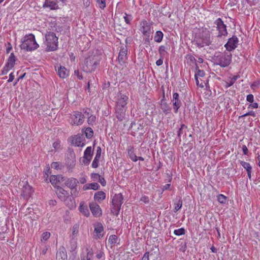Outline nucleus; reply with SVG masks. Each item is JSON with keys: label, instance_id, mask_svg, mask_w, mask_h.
<instances>
[{"label": "nucleus", "instance_id": "nucleus-15", "mask_svg": "<svg viewBox=\"0 0 260 260\" xmlns=\"http://www.w3.org/2000/svg\"><path fill=\"white\" fill-rule=\"evenodd\" d=\"M42 8L50 10H56L59 9L57 1L55 0H45Z\"/></svg>", "mask_w": 260, "mask_h": 260}, {"label": "nucleus", "instance_id": "nucleus-53", "mask_svg": "<svg viewBox=\"0 0 260 260\" xmlns=\"http://www.w3.org/2000/svg\"><path fill=\"white\" fill-rule=\"evenodd\" d=\"M59 141H55L53 143V147L55 151H58L61 149Z\"/></svg>", "mask_w": 260, "mask_h": 260}, {"label": "nucleus", "instance_id": "nucleus-46", "mask_svg": "<svg viewBox=\"0 0 260 260\" xmlns=\"http://www.w3.org/2000/svg\"><path fill=\"white\" fill-rule=\"evenodd\" d=\"M50 232H44L42 234V236H41V241H47L48 240L49 238L50 237Z\"/></svg>", "mask_w": 260, "mask_h": 260}, {"label": "nucleus", "instance_id": "nucleus-59", "mask_svg": "<svg viewBox=\"0 0 260 260\" xmlns=\"http://www.w3.org/2000/svg\"><path fill=\"white\" fill-rule=\"evenodd\" d=\"M246 100L247 102L252 103L254 101V96L252 94H249L247 95Z\"/></svg>", "mask_w": 260, "mask_h": 260}, {"label": "nucleus", "instance_id": "nucleus-35", "mask_svg": "<svg viewBox=\"0 0 260 260\" xmlns=\"http://www.w3.org/2000/svg\"><path fill=\"white\" fill-rule=\"evenodd\" d=\"M93 252L91 249H86V254L81 257V260H92Z\"/></svg>", "mask_w": 260, "mask_h": 260}, {"label": "nucleus", "instance_id": "nucleus-63", "mask_svg": "<svg viewBox=\"0 0 260 260\" xmlns=\"http://www.w3.org/2000/svg\"><path fill=\"white\" fill-rule=\"evenodd\" d=\"M161 89L162 90V98L161 100L160 104L167 103L165 102L166 99H165V88H164V86H161Z\"/></svg>", "mask_w": 260, "mask_h": 260}, {"label": "nucleus", "instance_id": "nucleus-19", "mask_svg": "<svg viewBox=\"0 0 260 260\" xmlns=\"http://www.w3.org/2000/svg\"><path fill=\"white\" fill-rule=\"evenodd\" d=\"M90 209L92 215L95 217H100L102 214V211L100 206L94 202H92L89 204Z\"/></svg>", "mask_w": 260, "mask_h": 260}, {"label": "nucleus", "instance_id": "nucleus-45", "mask_svg": "<svg viewBox=\"0 0 260 260\" xmlns=\"http://www.w3.org/2000/svg\"><path fill=\"white\" fill-rule=\"evenodd\" d=\"M185 233V230L183 228H181L177 230H175L174 234L176 236H181L184 235Z\"/></svg>", "mask_w": 260, "mask_h": 260}, {"label": "nucleus", "instance_id": "nucleus-64", "mask_svg": "<svg viewBox=\"0 0 260 260\" xmlns=\"http://www.w3.org/2000/svg\"><path fill=\"white\" fill-rule=\"evenodd\" d=\"M242 149L243 154L244 155H247L248 153V149L247 147H246V146L245 145H243L242 146Z\"/></svg>", "mask_w": 260, "mask_h": 260}, {"label": "nucleus", "instance_id": "nucleus-7", "mask_svg": "<svg viewBox=\"0 0 260 260\" xmlns=\"http://www.w3.org/2000/svg\"><path fill=\"white\" fill-rule=\"evenodd\" d=\"M123 196L121 193L115 194L112 198V212L116 215L118 214L123 203Z\"/></svg>", "mask_w": 260, "mask_h": 260}, {"label": "nucleus", "instance_id": "nucleus-41", "mask_svg": "<svg viewBox=\"0 0 260 260\" xmlns=\"http://www.w3.org/2000/svg\"><path fill=\"white\" fill-rule=\"evenodd\" d=\"M84 133L87 139L91 138L93 135V131L92 129L90 127H86L85 129Z\"/></svg>", "mask_w": 260, "mask_h": 260}, {"label": "nucleus", "instance_id": "nucleus-3", "mask_svg": "<svg viewBox=\"0 0 260 260\" xmlns=\"http://www.w3.org/2000/svg\"><path fill=\"white\" fill-rule=\"evenodd\" d=\"M215 63L221 67H228L232 61V54L229 52H216L213 58Z\"/></svg>", "mask_w": 260, "mask_h": 260}, {"label": "nucleus", "instance_id": "nucleus-2", "mask_svg": "<svg viewBox=\"0 0 260 260\" xmlns=\"http://www.w3.org/2000/svg\"><path fill=\"white\" fill-rule=\"evenodd\" d=\"M21 42L20 46L21 49L26 51L36 50L39 46L36 41L35 36L32 34L26 35Z\"/></svg>", "mask_w": 260, "mask_h": 260}, {"label": "nucleus", "instance_id": "nucleus-48", "mask_svg": "<svg viewBox=\"0 0 260 260\" xmlns=\"http://www.w3.org/2000/svg\"><path fill=\"white\" fill-rule=\"evenodd\" d=\"M100 159V158L94 157L91 165L92 168H97L99 167Z\"/></svg>", "mask_w": 260, "mask_h": 260}, {"label": "nucleus", "instance_id": "nucleus-51", "mask_svg": "<svg viewBox=\"0 0 260 260\" xmlns=\"http://www.w3.org/2000/svg\"><path fill=\"white\" fill-rule=\"evenodd\" d=\"M77 240H71V250L75 251L77 247Z\"/></svg>", "mask_w": 260, "mask_h": 260}, {"label": "nucleus", "instance_id": "nucleus-16", "mask_svg": "<svg viewBox=\"0 0 260 260\" xmlns=\"http://www.w3.org/2000/svg\"><path fill=\"white\" fill-rule=\"evenodd\" d=\"M85 140L82 135L78 134L72 138V144L75 146L83 147L85 145Z\"/></svg>", "mask_w": 260, "mask_h": 260}, {"label": "nucleus", "instance_id": "nucleus-42", "mask_svg": "<svg viewBox=\"0 0 260 260\" xmlns=\"http://www.w3.org/2000/svg\"><path fill=\"white\" fill-rule=\"evenodd\" d=\"M167 47L164 45H161L158 48V53L160 55V57H164L166 54L168 55V53L167 52Z\"/></svg>", "mask_w": 260, "mask_h": 260}, {"label": "nucleus", "instance_id": "nucleus-23", "mask_svg": "<svg viewBox=\"0 0 260 260\" xmlns=\"http://www.w3.org/2000/svg\"><path fill=\"white\" fill-rule=\"evenodd\" d=\"M56 259L67 260V254L64 247H61L59 248L56 253Z\"/></svg>", "mask_w": 260, "mask_h": 260}, {"label": "nucleus", "instance_id": "nucleus-56", "mask_svg": "<svg viewBox=\"0 0 260 260\" xmlns=\"http://www.w3.org/2000/svg\"><path fill=\"white\" fill-rule=\"evenodd\" d=\"M12 68L8 67L6 64H5V67H4L3 70L2 71V75H6L8 73V72L11 70Z\"/></svg>", "mask_w": 260, "mask_h": 260}, {"label": "nucleus", "instance_id": "nucleus-37", "mask_svg": "<svg viewBox=\"0 0 260 260\" xmlns=\"http://www.w3.org/2000/svg\"><path fill=\"white\" fill-rule=\"evenodd\" d=\"M164 37V34L160 30H157L156 31L154 36V41L157 43H160L162 41Z\"/></svg>", "mask_w": 260, "mask_h": 260}, {"label": "nucleus", "instance_id": "nucleus-27", "mask_svg": "<svg viewBox=\"0 0 260 260\" xmlns=\"http://www.w3.org/2000/svg\"><path fill=\"white\" fill-rule=\"evenodd\" d=\"M17 59L15 56L14 53H11L7 59L6 64L12 69L14 67L15 64V61L17 60Z\"/></svg>", "mask_w": 260, "mask_h": 260}, {"label": "nucleus", "instance_id": "nucleus-49", "mask_svg": "<svg viewBox=\"0 0 260 260\" xmlns=\"http://www.w3.org/2000/svg\"><path fill=\"white\" fill-rule=\"evenodd\" d=\"M182 206V202L181 200H179L178 202L175 205L174 212H177L179 209L181 208Z\"/></svg>", "mask_w": 260, "mask_h": 260}, {"label": "nucleus", "instance_id": "nucleus-1", "mask_svg": "<svg viewBox=\"0 0 260 260\" xmlns=\"http://www.w3.org/2000/svg\"><path fill=\"white\" fill-rule=\"evenodd\" d=\"M194 42L199 48L209 46L211 44L209 30L206 28L199 29L194 34Z\"/></svg>", "mask_w": 260, "mask_h": 260}, {"label": "nucleus", "instance_id": "nucleus-14", "mask_svg": "<svg viewBox=\"0 0 260 260\" xmlns=\"http://www.w3.org/2000/svg\"><path fill=\"white\" fill-rule=\"evenodd\" d=\"M140 31L144 36H148L151 33V25L146 20H143L141 22Z\"/></svg>", "mask_w": 260, "mask_h": 260}, {"label": "nucleus", "instance_id": "nucleus-30", "mask_svg": "<svg viewBox=\"0 0 260 260\" xmlns=\"http://www.w3.org/2000/svg\"><path fill=\"white\" fill-rule=\"evenodd\" d=\"M127 154L131 159L133 161H137L138 160V156L136 155L134 152V148L133 146L128 147Z\"/></svg>", "mask_w": 260, "mask_h": 260}, {"label": "nucleus", "instance_id": "nucleus-6", "mask_svg": "<svg viewBox=\"0 0 260 260\" xmlns=\"http://www.w3.org/2000/svg\"><path fill=\"white\" fill-rule=\"evenodd\" d=\"M53 186L56 188V193L61 201L66 200L67 198L69 197L68 192L64 189L60 187L59 185L60 184L61 180H49ZM64 181V180H61Z\"/></svg>", "mask_w": 260, "mask_h": 260}, {"label": "nucleus", "instance_id": "nucleus-55", "mask_svg": "<svg viewBox=\"0 0 260 260\" xmlns=\"http://www.w3.org/2000/svg\"><path fill=\"white\" fill-rule=\"evenodd\" d=\"M150 34H149L148 36H144L145 38H144V44L146 45V47H147L148 45H150Z\"/></svg>", "mask_w": 260, "mask_h": 260}, {"label": "nucleus", "instance_id": "nucleus-12", "mask_svg": "<svg viewBox=\"0 0 260 260\" xmlns=\"http://www.w3.org/2000/svg\"><path fill=\"white\" fill-rule=\"evenodd\" d=\"M239 39L236 36H233L229 38L227 43L224 45L226 50L230 52L235 50L238 46Z\"/></svg>", "mask_w": 260, "mask_h": 260}, {"label": "nucleus", "instance_id": "nucleus-60", "mask_svg": "<svg viewBox=\"0 0 260 260\" xmlns=\"http://www.w3.org/2000/svg\"><path fill=\"white\" fill-rule=\"evenodd\" d=\"M102 149L100 146H98L96 148V154L95 157L101 158Z\"/></svg>", "mask_w": 260, "mask_h": 260}, {"label": "nucleus", "instance_id": "nucleus-28", "mask_svg": "<svg viewBox=\"0 0 260 260\" xmlns=\"http://www.w3.org/2000/svg\"><path fill=\"white\" fill-rule=\"evenodd\" d=\"M79 210L83 215L86 217H88L90 214L87 206L83 202L80 203Z\"/></svg>", "mask_w": 260, "mask_h": 260}, {"label": "nucleus", "instance_id": "nucleus-18", "mask_svg": "<svg viewBox=\"0 0 260 260\" xmlns=\"http://www.w3.org/2000/svg\"><path fill=\"white\" fill-rule=\"evenodd\" d=\"M172 102L173 105V109L175 113H177L178 109L182 105V102L179 99V94L177 92L173 94Z\"/></svg>", "mask_w": 260, "mask_h": 260}, {"label": "nucleus", "instance_id": "nucleus-21", "mask_svg": "<svg viewBox=\"0 0 260 260\" xmlns=\"http://www.w3.org/2000/svg\"><path fill=\"white\" fill-rule=\"evenodd\" d=\"M127 49L126 46H121L118 55V61L120 63L122 64L125 62L127 59Z\"/></svg>", "mask_w": 260, "mask_h": 260}, {"label": "nucleus", "instance_id": "nucleus-43", "mask_svg": "<svg viewBox=\"0 0 260 260\" xmlns=\"http://www.w3.org/2000/svg\"><path fill=\"white\" fill-rule=\"evenodd\" d=\"M64 183L72 190H73L77 185L76 180H68V181L65 182Z\"/></svg>", "mask_w": 260, "mask_h": 260}, {"label": "nucleus", "instance_id": "nucleus-22", "mask_svg": "<svg viewBox=\"0 0 260 260\" xmlns=\"http://www.w3.org/2000/svg\"><path fill=\"white\" fill-rule=\"evenodd\" d=\"M120 238L115 235H110L108 240V242L110 244L111 248L116 245H120Z\"/></svg>", "mask_w": 260, "mask_h": 260}, {"label": "nucleus", "instance_id": "nucleus-33", "mask_svg": "<svg viewBox=\"0 0 260 260\" xmlns=\"http://www.w3.org/2000/svg\"><path fill=\"white\" fill-rule=\"evenodd\" d=\"M62 201H63L66 205L69 207V208L72 209L75 207V202L74 200L72 199V197L71 196L68 197L67 198L66 200H62Z\"/></svg>", "mask_w": 260, "mask_h": 260}, {"label": "nucleus", "instance_id": "nucleus-4", "mask_svg": "<svg viewBox=\"0 0 260 260\" xmlns=\"http://www.w3.org/2000/svg\"><path fill=\"white\" fill-rule=\"evenodd\" d=\"M45 42L47 51H54L58 48V38L55 33L52 31L48 32L45 35Z\"/></svg>", "mask_w": 260, "mask_h": 260}, {"label": "nucleus", "instance_id": "nucleus-47", "mask_svg": "<svg viewBox=\"0 0 260 260\" xmlns=\"http://www.w3.org/2000/svg\"><path fill=\"white\" fill-rule=\"evenodd\" d=\"M217 200L220 203L224 204L226 200V197L222 194H220L217 196Z\"/></svg>", "mask_w": 260, "mask_h": 260}, {"label": "nucleus", "instance_id": "nucleus-13", "mask_svg": "<svg viewBox=\"0 0 260 260\" xmlns=\"http://www.w3.org/2000/svg\"><path fill=\"white\" fill-rule=\"evenodd\" d=\"M71 118L72 119L71 123L72 125H80L83 123L85 116L81 112L76 111L75 112L73 115H71Z\"/></svg>", "mask_w": 260, "mask_h": 260}, {"label": "nucleus", "instance_id": "nucleus-50", "mask_svg": "<svg viewBox=\"0 0 260 260\" xmlns=\"http://www.w3.org/2000/svg\"><path fill=\"white\" fill-rule=\"evenodd\" d=\"M95 121V116L93 115H90L88 117L87 119V122L89 125H93V123Z\"/></svg>", "mask_w": 260, "mask_h": 260}, {"label": "nucleus", "instance_id": "nucleus-32", "mask_svg": "<svg viewBox=\"0 0 260 260\" xmlns=\"http://www.w3.org/2000/svg\"><path fill=\"white\" fill-rule=\"evenodd\" d=\"M106 198V193L103 191L96 192L94 196V199L95 201L101 202Z\"/></svg>", "mask_w": 260, "mask_h": 260}, {"label": "nucleus", "instance_id": "nucleus-11", "mask_svg": "<svg viewBox=\"0 0 260 260\" xmlns=\"http://www.w3.org/2000/svg\"><path fill=\"white\" fill-rule=\"evenodd\" d=\"M93 149L91 146L87 147L84 152V155L80 158L81 163L88 165L92 158Z\"/></svg>", "mask_w": 260, "mask_h": 260}, {"label": "nucleus", "instance_id": "nucleus-54", "mask_svg": "<svg viewBox=\"0 0 260 260\" xmlns=\"http://www.w3.org/2000/svg\"><path fill=\"white\" fill-rule=\"evenodd\" d=\"M140 201L145 204H147L149 202V197L146 196H142Z\"/></svg>", "mask_w": 260, "mask_h": 260}, {"label": "nucleus", "instance_id": "nucleus-31", "mask_svg": "<svg viewBox=\"0 0 260 260\" xmlns=\"http://www.w3.org/2000/svg\"><path fill=\"white\" fill-rule=\"evenodd\" d=\"M58 75L59 77L66 78L69 75V71L63 66H60L58 69Z\"/></svg>", "mask_w": 260, "mask_h": 260}, {"label": "nucleus", "instance_id": "nucleus-36", "mask_svg": "<svg viewBox=\"0 0 260 260\" xmlns=\"http://www.w3.org/2000/svg\"><path fill=\"white\" fill-rule=\"evenodd\" d=\"M51 168L56 170H61L64 168L63 165L59 161H54L51 164Z\"/></svg>", "mask_w": 260, "mask_h": 260}, {"label": "nucleus", "instance_id": "nucleus-5", "mask_svg": "<svg viewBox=\"0 0 260 260\" xmlns=\"http://www.w3.org/2000/svg\"><path fill=\"white\" fill-rule=\"evenodd\" d=\"M100 63V60L94 57L86 58L82 67V70L86 73H91L95 71L97 66Z\"/></svg>", "mask_w": 260, "mask_h": 260}, {"label": "nucleus", "instance_id": "nucleus-38", "mask_svg": "<svg viewBox=\"0 0 260 260\" xmlns=\"http://www.w3.org/2000/svg\"><path fill=\"white\" fill-rule=\"evenodd\" d=\"M95 257L98 260H105V254L103 250H98L95 253Z\"/></svg>", "mask_w": 260, "mask_h": 260}, {"label": "nucleus", "instance_id": "nucleus-34", "mask_svg": "<svg viewBox=\"0 0 260 260\" xmlns=\"http://www.w3.org/2000/svg\"><path fill=\"white\" fill-rule=\"evenodd\" d=\"M100 185L97 183H91L90 184H85L83 186L84 190L87 189H93V190H97L99 189Z\"/></svg>", "mask_w": 260, "mask_h": 260}, {"label": "nucleus", "instance_id": "nucleus-26", "mask_svg": "<svg viewBox=\"0 0 260 260\" xmlns=\"http://www.w3.org/2000/svg\"><path fill=\"white\" fill-rule=\"evenodd\" d=\"M240 165L246 170L248 177L249 179L251 178V174L252 172V167L250 165L244 161L239 160Z\"/></svg>", "mask_w": 260, "mask_h": 260}, {"label": "nucleus", "instance_id": "nucleus-9", "mask_svg": "<svg viewBox=\"0 0 260 260\" xmlns=\"http://www.w3.org/2000/svg\"><path fill=\"white\" fill-rule=\"evenodd\" d=\"M20 187H22V191L23 198L25 200H28L34 192V190L25 180H21L19 183Z\"/></svg>", "mask_w": 260, "mask_h": 260}, {"label": "nucleus", "instance_id": "nucleus-39", "mask_svg": "<svg viewBox=\"0 0 260 260\" xmlns=\"http://www.w3.org/2000/svg\"><path fill=\"white\" fill-rule=\"evenodd\" d=\"M160 105L161 109L165 114L167 115L171 113V108L169 107L167 103L160 104Z\"/></svg>", "mask_w": 260, "mask_h": 260}, {"label": "nucleus", "instance_id": "nucleus-40", "mask_svg": "<svg viewBox=\"0 0 260 260\" xmlns=\"http://www.w3.org/2000/svg\"><path fill=\"white\" fill-rule=\"evenodd\" d=\"M187 126L184 124H181L180 125V127L178 129L177 131V138H178L179 141H181V135L184 133L183 129H186Z\"/></svg>", "mask_w": 260, "mask_h": 260}, {"label": "nucleus", "instance_id": "nucleus-52", "mask_svg": "<svg viewBox=\"0 0 260 260\" xmlns=\"http://www.w3.org/2000/svg\"><path fill=\"white\" fill-rule=\"evenodd\" d=\"M96 2L101 9H104L106 7V0H96Z\"/></svg>", "mask_w": 260, "mask_h": 260}, {"label": "nucleus", "instance_id": "nucleus-17", "mask_svg": "<svg viewBox=\"0 0 260 260\" xmlns=\"http://www.w3.org/2000/svg\"><path fill=\"white\" fill-rule=\"evenodd\" d=\"M126 109L127 107L116 106V117L119 121H121L125 118Z\"/></svg>", "mask_w": 260, "mask_h": 260}, {"label": "nucleus", "instance_id": "nucleus-62", "mask_svg": "<svg viewBox=\"0 0 260 260\" xmlns=\"http://www.w3.org/2000/svg\"><path fill=\"white\" fill-rule=\"evenodd\" d=\"M74 74L77 77V78L79 80L83 79V76H82V75L81 73H80V72H79L78 70H75Z\"/></svg>", "mask_w": 260, "mask_h": 260}, {"label": "nucleus", "instance_id": "nucleus-44", "mask_svg": "<svg viewBox=\"0 0 260 260\" xmlns=\"http://www.w3.org/2000/svg\"><path fill=\"white\" fill-rule=\"evenodd\" d=\"M239 77V75L234 76L232 78H231L230 81L229 82L226 83V87H229L233 85L235 82V81L237 80V79Z\"/></svg>", "mask_w": 260, "mask_h": 260}, {"label": "nucleus", "instance_id": "nucleus-61", "mask_svg": "<svg viewBox=\"0 0 260 260\" xmlns=\"http://www.w3.org/2000/svg\"><path fill=\"white\" fill-rule=\"evenodd\" d=\"M205 72L203 70H199V71H197V73L195 74L194 77H204L205 76Z\"/></svg>", "mask_w": 260, "mask_h": 260}, {"label": "nucleus", "instance_id": "nucleus-10", "mask_svg": "<svg viewBox=\"0 0 260 260\" xmlns=\"http://www.w3.org/2000/svg\"><path fill=\"white\" fill-rule=\"evenodd\" d=\"M214 24L216 25V28L218 31V38H221L222 36L225 37L228 35V31L226 29V25L224 24L223 20L220 18L217 19Z\"/></svg>", "mask_w": 260, "mask_h": 260}, {"label": "nucleus", "instance_id": "nucleus-20", "mask_svg": "<svg viewBox=\"0 0 260 260\" xmlns=\"http://www.w3.org/2000/svg\"><path fill=\"white\" fill-rule=\"evenodd\" d=\"M118 98L116 102V105L118 106L126 107L127 102L128 101V96L127 95L119 93L118 95Z\"/></svg>", "mask_w": 260, "mask_h": 260}, {"label": "nucleus", "instance_id": "nucleus-25", "mask_svg": "<svg viewBox=\"0 0 260 260\" xmlns=\"http://www.w3.org/2000/svg\"><path fill=\"white\" fill-rule=\"evenodd\" d=\"M79 225L78 224H75L72 229V233L71 235V240H77V237L79 235Z\"/></svg>", "mask_w": 260, "mask_h": 260}, {"label": "nucleus", "instance_id": "nucleus-8", "mask_svg": "<svg viewBox=\"0 0 260 260\" xmlns=\"http://www.w3.org/2000/svg\"><path fill=\"white\" fill-rule=\"evenodd\" d=\"M65 164L69 170H72L76 165V156L72 148H68L65 158Z\"/></svg>", "mask_w": 260, "mask_h": 260}, {"label": "nucleus", "instance_id": "nucleus-29", "mask_svg": "<svg viewBox=\"0 0 260 260\" xmlns=\"http://www.w3.org/2000/svg\"><path fill=\"white\" fill-rule=\"evenodd\" d=\"M44 172V177L46 178V179H47L49 175H50L51 177H53L54 179H59L60 177H61V179H63V177L60 175L52 174V172L49 166L46 167Z\"/></svg>", "mask_w": 260, "mask_h": 260}, {"label": "nucleus", "instance_id": "nucleus-57", "mask_svg": "<svg viewBox=\"0 0 260 260\" xmlns=\"http://www.w3.org/2000/svg\"><path fill=\"white\" fill-rule=\"evenodd\" d=\"M124 21L127 24H130L131 21L132 20V16L128 15L126 13L125 14V16H124Z\"/></svg>", "mask_w": 260, "mask_h": 260}, {"label": "nucleus", "instance_id": "nucleus-58", "mask_svg": "<svg viewBox=\"0 0 260 260\" xmlns=\"http://www.w3.org/2000/svg\"><path fill=\"white\" fill-rule=\"evenodd\" d=\"M186 58L191 62L196 64V59L191 54H188Z\"/></svg>", "mask_w": 260, "mask_h": 260}, {"label": "nucleus", "instance_id": "nucleus-24", "mask_svg": "<svg viewBox=\"0 0 260 260\" xmlns=\"http://www.w3.org/2000/svg\"><path fill=\"white\" fill-rule=\"evenodd\" d=\"M103 226L101 223H97L94 225V233L95 235H94L96 238L100 239L102 238L103 236Z\"/></svg>", "mask_w": 260, "mask_h": 260}]
</instances>
